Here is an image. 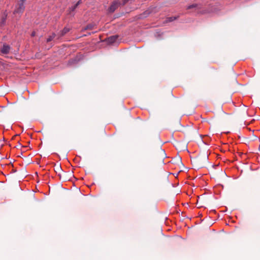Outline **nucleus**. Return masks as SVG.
<instances>
[{
	"label": "nucleus",
	"mask_w": 260,
	"mask_h": 260,
	"mask_svg": "<svg viewBox=\"0 0 260 260\" xmlns=\"http://www.w3.org/2000/svg\"><path fill=\"white\" fill-rule=\"evenodd\" d=\"M118 36L117 35L112 36L108 38V42L109 43H113L116 42L118 38Z\"/></svg>",
	"instance_id": "6"
},
{
	"label": "nucleus",
	"mask_w": 260,
	"mask_h": 260,
	"mask_svg": "<svg viewBox=\"0 0 260 260\" xmlns=\"http://www.w3.org/2000/svg\"><path fill=\"white\" fill-rule=\"evenodd\" d=\"M208 155L205 154L202 157H199L195 160V163L200 168H203L208 162Z\"/></svg>",
	"instance_id": "2"
},
{
	"label": "nucleus",
	"mask_w": 260,
	"mask_h": 260,
	"mask_svg": "<svg viewBox=\"0 0 260 260\" xmlns=\"http://www.w3.org/2000/svg\"><path fill=\"white\" fill-rule=\"evenodd\" d=\"M161 151L162 153L165 154V152L162 150H161Z\"/></svg>",
	"instance_id": "16"
},
{
	"label": "nucleus",
	"mask_w": 260,
	"mask_h": 260,
	"mask_svg": "<svg viewBox=\"0 0 260 260\" xmlns=\"http://www.w3.org/2000/svg\"><path fill=\"white\" fill-rule=\"evenodd\" d=\"M32 36H35V33L34 32L32 33Z\"/></svg>",
	"instance_id": "17"
},
{
	"label": "nucleus",
	"mask_w": 260,
	"mask_h": 260,
	"mask_svg": "<svg viewBox=\"0 0 260 260\" xmlns=\"http://www.w3.org/2000/svg\"><path fill=\"white\" fill-rule=\"evenodd\" d=\"M187 9H194L195 11H197L198 13H206L208 12L206 11H201V6L196 4L190 5L187 8Z\"/></svg>",
	"instance_id": "3"
},
{
	"label": "nucleus",
	"mask_w": 260,
	"mask_h": 260,
	"mask_svg": "<svg viewBox=\"0 0 260 260\" xmlns=\"http://www.w3.org/2000/svg\"><path fill=\"white\" fill-rule=\"evenodd\" d=\"M177 19V17H168L167 18V22H172L174 20H175V19Z\"/></svg>",
	"instance_id": "13"
},
{
	"label": "nucleus",
	"mask_w": 260,
	"mask_h": 260,
	"mask_svg": "<svg viewBox=\"0 0 260 260\" xmlns=\"http://www.w3.org/2000/svg\"><path fill=\"white\" fill-rule=\"evenodd\" d=\"M25 1L26 0H20L18 1V3L15 6V9L13 12L14 15H16V16L17 15H18V16H19L20 14L23 12L25 9L24 3Z\"/></svg>",
	"instance_id": "1"
},
{
	"label": "nucleus",
	"mask_w": 260,
	"mask_h": 260,
	"mask_svg": "<svg viewBox=\"0 0 260 260\" xmlns=\"http://www.w3.org/2000/svg\"><path fill=\"white\" fill-rule=\"evenodd\" d=\"M70 31V28L68 27H64L62 30L60 31V36H63L67 32Z\"/></svg>",
	"instance_id": "10"
},
{
	"label": "nucleus",
	"mask_w": 260,
	"mask_h": 260,
	"mask_svg": "<svg viewBox=\"0 0 260 260\" xmlns=\"http://www.w3.org/2000/svg\"><path fill=\"white\" fill-rule=\"evenodd\" d=\"M81 3V1H79L76 4H75L74 6H73L72 8L70 9V13L71 14L72 12H73L76 8L78 7V6Z\"/></svg>",
	"instance_id": "9"
},
{
	"label": "nucleus",
	"mask_w": 260,
	"mask_h": 260,
	"mask_svg": "<svg viewBox=\"0 0 260 260\" xmlns=\"http://www.w3.org/2000/svg\"><path fill=\"white\" fill-rule=\"evenodd\" d=\"M128 1L129 0H123L122 5H125L128 2Z\"/></svg>",
	"instance_id": "14"
},
{
	"label": "nucleus",
	"mask_w": 260,
	"mask_h": 260,
	"mask_svg": "<svg viewBox=\"0 0 260 260\" xmlns=\"http://www.w3.org/2000/svg\"><path fill=\"white\" fill-rule=\"evenodd\" d=\"M95 25L94 24H89L88 25H87L83 29V30H87V29H89V30H92L94 28V27H95Z\"/></svg>",
	"instance_id": "8"
},
{
	"label": "nucleus",
	"mask_w": 260,
	"mask_h": 260,
	"mask_svg": "<svg viewBox=\"0 0 260 260\" xmlns=\"http://www.w3.org/2000/svg\"><path fill=\"white\" fill-rule=\"evenodd\" d=\"M118 4L117 2H114L109 7V11L110 13H113L118 8Z\"/></svg>",
	"instance_id": "5"
},
{
	"label": "nucleus",
	"mask_w": 260,
	"mask_h": 260,
	"mask_svg": "<svg viewBox=\"0 0 260 260\" xmlns=\"http://www.w3.org/2000/svg\"><path fill=\"white\" fill-rule=\"evenodd\" d=\"M10 47L6 44L3 45L1 49V52L3 54H8L9 52Z\"/></svg>",
	"instance_id": "4"
},
{
	"label": "nucleus",
	"mask_w": 260,
	"mask_h": 260,
	"mask_svg": "<svg viewBox=\"0 0 260 260\" xmlns=\"http://www.w3.org/2000/svg\"><path fill=\"white\" fill-rule=\"evenodd\" d=\"M4 16L3 17L2 20L1 22V25H3L5 24L6 18H7V14H4Z\"/></svg>",
	"instance_id": "12"
},
{
	"label": "nucleus",
	"mask_w": 260,
	"mask_h": 260,
	"mask_svg": "<svg viewBox=\"0 0 260 260\" xmlns=\"http://www.w3.org/2000/svg\"><path fill=\"white\" fill-rule=\"evenodd\" d=\"M54 167H55L54 171H55L56 173H58V172L59 173L60 172H61L63 174H64V172H63L60 165H56L55 164L54 165Z\"/></svg>",
	"instance_id": "7"
},
{
	"label": "nucleus",
	"mask_w": 260,
	"mask_h": 260,
	"mask_svg": "<svg viewBox=\"0 0 260 260\" xmlns=\"http://www.w3.org/2000/svg\"><path fill=\"white\" fill-rule=\"evenodd\" d=\"M55 37V34H52V35L50 36L47 39V42H49L51 41Z\"/></svg>",
	"instance_id": "11"
},
{
	"label": "nucleus",
	"mask_w": 260,
	"mask_h": 260,
	"mask_svg": "<svg viewBox=\"0 0 260 260\" xmlns=\"http://www.w3.org/2000/svg\"><path fill=\"white\" fill-rule=\"evenodd\" d=\"M58 176H59L60 179H61L62 175H61V174H60V173H59V174H58Z\"/></svg>",
	"instance_id": "15"
}]
</instances>
